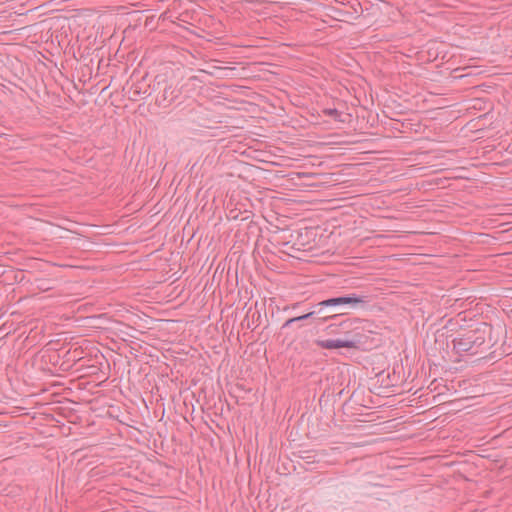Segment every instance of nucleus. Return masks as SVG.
I'll list each match as a JSON object with an SVG mask.
<instances>
[{
    "mask_svg": "<svg viewBox=\"0 0 512 512\" xmlns=\"http://www.w3.org/2000/svg\"><path fill=\"white\" fill-rule=\"evenodd\" d=\"M503 327L481 322L468 329H460L452 339L453 351L459 356L483 354L498 342Z\"/></svg>",
    "mask_w": 512,
    "mask_h": 512,
    "instance_id": "obj_1",
    "label": "nucleus"
},
{
    "mask_svg": "<svg viewBox=\"0 0 512 512\" xmlns=\"http://www.w3.org/2000/svg\"><path fill=\"white\" fill-rule=\"evenodd\" d=\"M367 297L356 293L324 299L312 306L316 309V320L323 323L348 314V310L357 309L367 304Z\"/></svg>",
    "mask_w": 512,
    "mask_h": 512,
    "instance_id": "obj_2",
    "label": "nucleus"
},
{
    "mask_svg": "<svg viewBox=\"0 0 512 512\" xmlns=\"http://www.w3.org/2000/svg\"><path fill=\"white\" fill-rule=\"evenodd\" d=\"M259 137H266V135L258 131V165L264 167H279L280 160L282 158L278 152L281 151L278 147H272L264 140Z\"/></svg>",
    "mask_w": 512,
    "mask_h": 512,
    "instance_id": "obj_3",
    "label": "nucleus"
},
{
    "mask_svg": "<svg viewBox=\"0 0 512 512\" xmlns=\"http://www.w3.org/2000/svg\"><path fill=\"white\" fill-rule=\"evenodd\" d=\"M280 25L273 19L264 15L263 20L258 19V49L269 47V43H276L274 35L279 32Z\"/></svg>",
    "mask_w": 512,
    "mask_h": 512,
    "instance_id": "obj_4",
    "label": "nucleus"
},
{
    "mask_svg": "<svg viewBox=\"0 0 512 512\" xmlns=\"http://www.w3.org/2000/svg\"><path fill=\"white\" fill-rule=\"evenodd\" d=\"M276 167H264L258 165V189L262 188L265 191H273L274 187H278L280 181L284 177L280 175L281 172ZM262 191L258 190V194H261Z\"/></svg>",
    "mask_w": 512,
    "mask_h": 512,
    "instance_id": "obj_5",
    "label": "nucleus"
},
{
    "mask_svg": "<svg viewBox=\"0 0 512 512\" xmlns=\"http://www.w3.org/2000/svg\"><path fill=\"white\" fill-rule=\"evenodd\" d=\"M266 234L263 226L258 222V248L263 246V249L267 248V245L264 244L265 241L271 243L272 245H281L287 244L285 233L287 230L281 229L278 226H274V229L271 230L267 225H265Z\"/></svg>",
    "mask_w": 512,
    "mask_h": 512,
    "instance_id": "obj_6",
    "label": "nucleus"
},
{
    "mask_svg": "<svg viewBox=\"0 0 512 512\" xmlns=\"http://www.w3.org/2000/svg\"><path fill=\"white\" fill-rule=\"evenodd\" d=\"M366 336L362 332L349 333L344 339H333L334 349L353 348L359 349L364 345Z\"/></svg>",
    "mask_w": 512,
    "mask_h": 512,
    "instance_id": "obj_7",
    "label": "nucleus"
},
{
    "mask_svg": "<svg viewBox=\"0 0 512 512\" xmlns=\"http://www.w3.org/2000/svg\"><path fill=\"white\" fill-rule=\"evenodd\" d=\"M360 321L358 319L350 320L345 319L339 323H331L327 326V330L330 334L334 333H344L345 336L349 335V333L359 332L358 328H353L354 323H359Z\"/></svg>",
    "mask_w": 512,
    "mask_h": 512,
    "instance_id": "obj_8",
    "label": "nucleus"
},
{
    "mask_svg": "<svg viewBox=\"0 0 512 512\" xmlns=\"http://www.w3.org/2000/svg\"><path fill=\"white\" fill-rule=\"evenodd\" d=\"M276 101L275 97L269 98L267 95L258 92V111L274 114L277 109Z\"/></svg>",
    "mask_w": 512,
    "mask_h": 512,
    "instance_id": "obj_9",
    "label": "nucleus"
},
{
    "mask_svg": "<svg viewBox=\"0 0 512 512\" xmlns=\"http://www.w3.org/2000/svg\"><path fill=\"white\" fill-rule=\"evenodd\" d=\"M267 66H270V64L258 59V81H272L274 78H276L277 73L268 70L266 68Z\"/></svg>",
    "mask_w": 512,
    "mask_h": 512,
    "instance_id": "obj_10",
    "label": "nucleus"
},
{
    "mask_svg": "<svg viewBox=\"0 0 512 512\" xmlns=\"http://www.w3.org/2000/svg\"><path fill=\"white\" fill-rule=\"evenodd\" d=\"M316 309L315 308H312L311 311H309L308 313L306 314H303L301 316H297V317H293V318H290L288 320L285 321V323L283 324L282 326V329H286L288 327L291 326V324L295 323V322H299V321H303V320H307V319H315L316 320Z\"/></svg>",
    "mask_w": 512,
    "mask_h": 512,
    "instance_id": "obj_11",
    "label": "nucleus"
},
{
    "mask_svg": "<svg viewBox=\"0 0 512 512\" xmlns=\"http://www.w3.org/2000/svg\"><path fill=\"white\" fill-rule=\"evenodd\" d=\"M323 113L327 116L332 117L336 121L344 122L340 119L342 113L338 111L336 108H327L323 110Z\"/></svg>",
    "mask_w": 512,
    "mask_h": 512,
    "instance_id": "obj_12",
    "label": "nucleus"
},
{
    "mask_svg": "<svg viewBox=\"0 0 512 512\" xmlns=\"http://www.w3.org/2000/svg\"><path fill=\"white\" fill-rule=\"evenodd\" d=\"M317 345L323 349L333 350L334 344L333 339H327V340H318Z\"/></svg>",
    "mask_w": 512,
    "mask_h": 512,
    "instance_id": "obj_13",
    "label": "nucleus"
},
{
    "mask_svg": "<svg viewBox=\"0 0 512 512\" xmlns=\"http://www.w3.org/2000/svg\"><path fill=\"white\" fill-rule=\"evenodd\" d=\"M299 305H300V302H297V303L293 304V306H292V307H293V308H296V307H297V306H299Z\"/></svg>",
    "mask_w": 512,
    "mask_h": 512,
    "instance_id": "obj_14",
    "label": "nucleus"
},
{
    "mask_svg": "<svg viewBox=\"0 0 512 512\" xmlns=\"http://www.w3.org/2000/svg\"><path fill=\"white\" fill-rule=\"evenodd\" d=\"M303 176H306V177H313V174H303Z\"/></svg>",
    "mask_w": 512,
    "mask_h": 512,
    "instance_id": "obj_15",
    "label": "nucleus"
}]
</instances>
